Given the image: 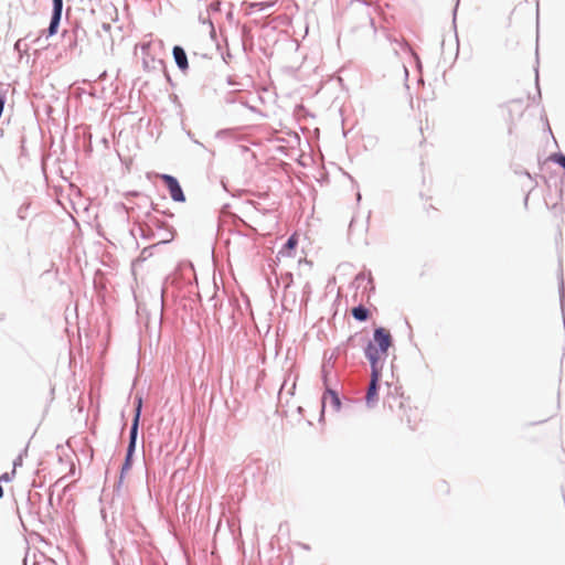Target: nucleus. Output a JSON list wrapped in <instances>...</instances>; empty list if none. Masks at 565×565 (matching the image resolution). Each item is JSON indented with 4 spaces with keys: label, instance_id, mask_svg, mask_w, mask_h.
Segmentation results:
<instances>
[{
    "label": "nucleus",
    "instance_id": "1",
    "mask_svg": "<svg viewBox=\"0 0 565 565\" xmlns=\"http://www.w3.org/2000/svg\"><path fill=\"white\" fill-rule=\"evenodd\" d=\"M392 345V335L388 330L379 328L374 331L373 341L369 343L365 354L372 371L382 372L383 363L387 358V350Z\"/></svg>",
    "mask_w": 565,
    "mask_h": 565
},
{
    "label": "nucleus",
    "instance_id": "2",
    "mask_svg": "<svg viewBox=\"0 0 565 565\" xmlns=\"http://www.w3.org/2000/svg\"><path fill=\"white\" fill-rule=\"evenodd\" d=\"M394 412V418L399 425L405 426L411 430H415L417 425L422 422L423 413L417 406L412 404L408 396L401 395V399L396 411Z\"/></svg>",
    "mask_w": 565,
    "mask_h": 565
},
{
    "label": "nucleus",
    "instance_id": "3",
    "mask_svg": "<svg viewBox=\"0 0 565 565\" xmlns=\"http://www.w3.org/2000/svg\"><path fill=\"white\" fill-rule=\"evenodd\" d=\"M141 404H142V401H141V397H139L137 407H136L134 423H132L131 429H130V441H129V446H128V450H127L126 460H125V463L122 465L121 476L131 468V456H132V452L135 450V445H136L138 424H139V417H140V412H141Z\"/></svg>",
    "mask_w": 565,
    "mask_h": 565
},
{
    "label": "nucleus",
    "instance_id": "4",
    "mask_svg": "<svg viewBox=\"0 0 565 565\" xmlns=\"http://www.w3.org/2000/svg\"><path fill=\"white\" fill-rule=\"evenodd\" d=\"M159 178L164 182L167 185L170 196L175 202H184L185 196L183 194V191L178 182V180L169 174H161Z\"/></svg>",
    "mask_w": 565,
    "mask_h": 565
},
{
    "label": "nucleus",
    "instance_id": "5",
    "mask_svg": "<svg viewBox=\"0 0 565 565\" xmlns=\"http://www.w3.org/2000/svg\"><path fill=\"white\" fill-rule=\"evenodd\" d=\"M380 377L381 372H377L375 370L371 372V381L365 397L369 406L374 405L379 401L377 382Z\"/></svg>",
    "mask_w": 565,
    "mask_h": 565
},
{
    "label": "nucleus",
    "instance_id": "6",
    "mask_svg": "<svg viewBox=\"0 0 565 565\" xmlns=\"http://www.w3.org/2000/svg\"><path fill=\"white\" fill-rule=\"evenodd\" d=\"M63 0H53V15L49 26V34L53 35L57 32V26L62 17Z\"/></svg>",
    "mask_w": 565,
    "mask_h": 565
},
{
    "label": "nucleus",
    "instance_id": "7",
    "mask_svg": "<svg viewBox=\"0 0 565 565\" xmlns=\"http://www.w3.org/2000/svg\"><path fill=\"white\" fill-rule=\"evenodd\" d=\"M330 406L332 411L338 412L341 407V401L338 394L332 390H327L322 396V413L324 408Z\"/></svg>",
    "mask_w": 565,
    "mask_h": 565
},
{
    "label": "nucleus",
    "instance_id": "8",
    "mask_svg": "<svg viewBox=\"0 0 565 565\" xmlns=\"http://www.w3.org/2000/svg\"><path fill=\"white\" fill-rule=\"evenodd\" d=\"M172 53H173V57L175 60L178 67L182 71L188 70L189 63H188V57H186L184 50L181 46L177 45L173 47Z\"/></svg>",
    "mask_w": 565,
    "mask_h": 565
},
{
    "label": "nucleus",
    "instance_id": "9",
    "mask_svg": "<svg viewBox=\"0 0 565 565\" xmlns=\"http://www.w3.org/2000/svg\"><path fill=\"white\" fill-rule=\"evenodd\" d=\"M298 245V235L297 233H294L285 244L284 248L279 252L280 255L291 257L292 250Z\"/></svg>",
    "mask_w": 565,
    "mask_h": 565
},
{
    "label": "nucleus",
    "instance_id": "10",
    "mask_svg": "<svg viewBox=\"0 0 565 565\" xmlns=\"http://www.w3.org/2000/svg\"><path fill=\"white\" fill-rule=\"evenodd\" d=\"M351 312L359 321H365L370 316V311L363 306L354 307Z\"/></svg>",
    "mask_w": 565,
    "mask_h": 565
},
{
    "label": "nucleus",
    "instance_id": "11",
    "mask_svg": "<svg viewBox=\"0 0 565 565\" xmlns=\"http://www.w3.org/2000/svg\"><path fill=\"white\" fill-rule=\"evenodd\" d=\"M22 466V456H19L14 461H13V470H12V475H15V470L18 467Z\"/></svg>",
    "mask_w": 565,
    "mask_h": 565
},
{
    "label": "nucleus",
    "instance_id": "12",
    "mask_svg": "<svg viewBox=\"0 0 565 565\" xmlns=\"http://www.w3.org/2000/svg\"><path fill=\"white\" fill-rule=\"evenodd\" d=\"M13 476L14 475H12V472L11 473H4V475L1 476V479L7 481V482H9V481L12 480Z\"/></svg>",
    "mask_w": 565,
    "mask_h": 565
},
{
    "label": "nucleus",
    "instance_id": "13",
    "mask_svg": "<svg viewBox=\"0 0 565 565\" xmlns=\"http://www.w3.org/2000/svg\"><path fill=\"white\" fill-rule=\"evenodd\" d=\"M3 497V489L2 487L0 486V499Z\"/></svg>",
    "mask_w": 565,
    "mask_h": 565
}]
</instances>
